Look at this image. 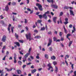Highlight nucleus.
<instances>
[{
    "mask_svg": "<svg viewBox=\"0 0 76 76\" xmlns=\"http://www.w3.org/2000/svg\"><path fill=\"white\" fill-rule=\"evenodd\" d=\"M26 37L27 38V39H29V41H31V40L32 39L31 38V33H29L28 35L27 34H26Z\"/></svg>",
    "mask_w": 76,
    "mask_h": 76,
    "instance_id": "nucleus-1",
    "label": "nucleus"
},
{
    "mask_svg": "<svg viewBox=\"0 0 76 76\" xmlns=\"http://www.w3.org/2000/svg\"><path fill=\"white\" fill-rule=\"evenodd\" d=\"M36 6H38L39 10H40V11H42L43 9L41 5L40 4H39L37 3L36 4Z\"/></svg>",
    "mask_w": 76,
    "mask_h": 76,
    "instance_id": "nucleus-2",
    "label": "nucleus"
},
{
    "mask_svg": "<svg viewBox=\"0 0 76 76\" xmlns=\"http://www.w3.org/2000/svg\"><path fill=\"white\" fill-rule=\"evenodd\" d=\"M6 36L5 35H4L1 41L2 42H6Z\"/></svg>",
    "mask_w": 76,
    "mask_h": 76,
    "instance_id": "nucleus-3",
    "label": "nucleus"
},
{
    "mask_svg": "<svg viewBox=\"0 0 76 76\" xmlns=\"http://www.w3.org/2000/svg\"><path fill=\"white\" fill-rule=\"evenodd\" d=\"M52 44V40L50 38L49 39V42L48 45V47H49Z\"/></svg>",
    "mask_w": 76,
    "mask_h": 76,
    "instance_id": "nucleus-4",
    "label": "nucleus"
},
{
    "mask_svg": "<svg viewBox=\"0 0 76 76\" xmlns=\"http://www.w3.org/2000/svg\"><path fill=\"white\" fill-rule=\"evenodd\" d=\"M51 7H53V8H54L55 9H58V6L57 5L52 4H51Z\"/></svg>",
    "mask_w": 76,
    "mask_h": 76,
    "instance_id": "nucleus-5",
    "label": "nucleus"
},
{
    "mask_svg": "<svg viewBox=\"0 0 76 76\" xmlns=\"http://www.w3.org/2000/svg\"><path fill=\"white\" fill-rule=\"evenodd\" d=\"M42 18L45 19H48V17L46 14H44L42 15Z\"/></svg>",
    "mask_w": 76,
    "mask_h": 76,
    "instance_id": "nucleus-6",
    "label": "nucleus"
},
{
    "mask_svg": "<svg viewBox=\"0 0 76 76\" xmlns=\"http://www.w3.org/2000/svg\"><path fill=\"white\" fill-rule=\"evenodd\" d=\"M69 12L70 15H72V16H75V14H74L73 11L72 10H69Z\"/></svg>",
    "mask_w": 76,
    "mask_h": 76,
    "instance_id": "nucleus-7",
    "label": "nucleus"
},
{
    "mask_svg": "<svg viewBox=\"0 0 76 76\" xmlns=\"http://www.w3.org/2000/svg\"><path fill=\"white\" fill-rule=\"evenodd\" d=\"M27 10H28V11H29V12H30V11H31L30 12V14H32V13H33V12H34V11L33 10L31 11V9L29 8H27Z\"/></svg>",
    "mask_w": 76,
    "mask_h": 76,
    "instance_id": "nucleus-8",
    "label": "nucleus"
},
{
    "mask_svg": "<svg viewBox=\"0 0 76 76\" xmlns=\"http://www.w3.org/2000/svg\"><path fill=\"white\" fill-rule=\"evenodd\" d=\"M5 69L6 70H7V72H10L13 69V68L9 69L8 68H5Z\"/></svg>",
    "mask_w": 76,
    "mask_h": 76,
    "instance_id": "nucleus-9",
    "label": "nucleus"
},
{
    "mask_svg": "<svg viewBox=\"0 0 76 76\" xmlns=\"http://www.w3.org/2000/svg\"><path fill=\"white\" fill-rule=\"evenodd\" d=\"M41 38V37L40 36H37L34 37L35 39H39L40 38Z\"/></svg>",
    "mask_w": 76,
    "mask_h": 76,
    "instance_id": "nucleus-10",
    "label": "nucleus"
},
{
    "mask_svg": "<svg viewBox=\"0 0 76 76\" xmlns=\"http://www.w3.org/2000/svg\"><path fill=\"white\" fill-rule=\"evenodd\" d=\"M30 54V53H27L24 56V57H25L26 58H27L28 57V56Z\"/></svg>",
    "mask_w": 76,
    "mask_h": 76,
    "instance_id": "nucleus-11",
    "label": "nucleus"
},
{
    "mask_svg": "<svg viewBox=\"0 0 76 76\" xmlns=\"http://www.w3.org/2000/svg\"><path fill=\"white\" fill-rule=\"evenodd\" d=\"M48 2L49 3H50V2H51L53 4V3H54V0H47Z\"/></svg>",
    "mask_w": 76,
    "mask_h": 76,
    "instance_id": "nucleus-12",
    "label": "nucleus"
},
{
    "mask_svg": "<svg viewBox=\"0 0 76 76\" xmlns=\"http://www.w3.org/2000/svg\"><path fill=\"white\" fill-rule=\"evenodd\" d=\"M31 72L33 74L34 73L37 72V69H35L33 70H31Z\"/></svg>",
    "mask_w": 76,
    "mask_h": 76,
    "instance_id": "nucleus-13",
    "label": "nucleus"
},
{
    "mask_svg": "<svg viewBox=\"0 0 76 76\" xmlns=\"http://www.w3.org/2000/svg\"><path fill=\"white\" fill-rule=\"evenodd\" d=\"M17 73L18 74V75H20V73H21V71H20V70H19L18 69L17 70Z\"/></svg>",
    "mask_w": 76,
    "mask_h": 76,
    "instance_id": "nucleus-14",
    "label": "nucleus"
},
{
    "mask_svg": "<svg viewBox=\"0 0 76 76\" xmlns=\"http://www.w3.org/2000/svg\"><path fill=\"white\" fill-rule=\"evenodd\" d=\"M55 72L56 73H57L58 72V68L57 66H55Z\"/></svg>",
    "mask_w": 76,
    "mask_h": 76,
    "instance_id": "nucleus-15",
    "label": "nucleus"
},
{
    "mask_svg": "<svg viewBox=\"0 0 76 76\" xmlns=\"http://www.w3.org/2000/svg\"><path fill=\"white\" fill-rule=\"evenodd\" d=\"M5 10L6 12H7L9 10V7H8V6H7L5 7Z\"/></svg>",
    "mask_w": 76,
    "mask_h": 76,
    "instance_id": "nucleus-16",
    "label": "nucleus"
},
{
    "mask_svg": "<svg viewBox=\"0 0 76 76\" xmlns=\"http://www.w3.org/2000/svg\"><path fill=\"white\" fill-rule=\"evenodd\" d=\"M15 44H16L17 46L18 47H20V44L18 42H15L14 43Z\"/></svg>",
    "mask_w": 76,
    "mask_h": 76,
    "instance_id": "nucleus-17",
    "label": "nucleus"
},
{
    "mask_svg": "<svg viewBox=\"0 0 76 76\" xmlns=\"http://www.w3.org/2000/svg\"><path fill=\"white\" fill-rule=\"evenodd\" d=\"M63 28L64 29V31L65 34H67V30L66 29V28H65V26H64L63 27Z\"/></svg>",
    "mask_w": 76,
    "mask_h": 76,
    "instance_id": "nucleus-18",
    "label": "nucleus"
},
{
    "mask_svg": "<svg viewBox=\"0 0 76 76\" xmlns=\"http://www.w3.org/2000/svg\"><path fill=\"white\" fill-rule=\"evenodd\" d=\"M18 63L20 66H21L22 64V62L20 61H18Z\"/></svg>",
    "mask_w": 76,
    "mask_h": 76,
    "instance_id": "nucleus-19",
    "label": "nucleus"
},
{
    "mask_svg": "<svg viewBox=\"0 0 76 76\" xmlns=\"http://www.w3.org/2000/svg\"><path fill=\"white\" fill-rule=\"evenodd\" d=\"M51 59L52 60H56V57L54 56H53L51 57Z\"/></svg>",
    "mask_w": 76,
    "mask_h": 76,
    "instance_id": "nucleus-20",
    "label": "nucleus"
},
{
    "mask_svg": "<svg viewBox=\"0 0 76 76\" xmlns=\"http://www.w3.org/2000/svg\"><path fill=\"white\" fill-rule=\"evenodd\" d=\"M72 42H73L72 41H69V47L71 46V45H72Z\"/></svg>",
    "mask_w": 76,
    "mask_h": 76,
    "instance_id": "nucleus-21",
    "label": "nucleus"
},
{
    "mask_svg": "<svg viewBox=\"0 0 76 76\" xmlns=\"http://www.w3.org/2000/svg\"><path fill=\"white\" fill-rule=\"evenodd\" d=\"M45 57L46 58L48 59V55L47 54H45Z\"/></svg>",
    "mask_w": 76,
    "mask_h": 76,
    "instance_id": "nucleus-22",
    "label": "nucleus"
},
{
    "mask_svg": "<svg viewBox=\"0 0 76 76\" xmlns=\"http://www.w3.org/2000/svg\"><path fill=\"white\" fill-rule=\"evenodd\" d=\"M14 59H16V58H17V56L16 55V54L15 53H14Z\"/></svg>",
    "mask_w": 76,
    "mask_h": 76,
    "instance_id": "nucleus-23",
    "label": "nucleus"
},
{
    "mask_svg": "<svg viewBox=\"0 0 76 76\" xmlns=\"http://www.w3.org/2000/svg\"><path fill=\"white\" fill-rule=\"evenodd\" d=\"M12 6H15V5H16V3L13 2L12 3Z\"/></svg>",
    "mask_w": 76,
    "mask_h": 76,
    "instance_id": "nucleus-24",
    "label": "nucleus"
},
{
    "mask_svg": "<svg viewBox=\"0 0 76 76\" xmlns=\"http://www.w3.org/2000/svg\"><path fill=\"white\" fill-rule=\"evenodd\" d=\"M15 37H16L17 39H18V37H19V35H17L16 33L15 34Z\"/></svg>",
    "mask_w": 76,
    "mask_h": 76,
    "instance_id": "nucleus-25",
    "label": "nucleus"
},
{
    "mask_svg": "<svg viewBox=\"0 0 76 76\" xmlns=\"http://www.w3.org/2000/svg\"><path fill=\"white\" fill-rule=\"evenodd\" d=\"M63 15V12H61L59 14V16H62Z\"/></svg>",
    "mask_w": 76,
    "mask_h": 76,
    "instance_id": "nucleus-26",
    "label": "nucleus"
},
{
    "mask_svg": "<svg viewBox=\"0 0 76 76\" xmlns=\"http://www.w3.org/2000/svg\"><path fill=\"white\" fill-rule=\"evenodd\" d=\"M45 29V27H41L40 29V31H44Z\"/></svg>",
    "mask_w": 76,
    "mask_h": 76,
    "instance_id": "nucleus-27",
    "label": "nucleus"
},
{
    "mask_svg": "<svg viewBox=\"0 0 76 76\" xmlns=\"http://www.w3.org/2000/svg\"><path fill=\"white\" fill-rule=\"evenodd\" d=\"M50 69H53V67L52 66H49V68L48 69V70H50Z\"/></svg>",
    "mask_w": 76,
    "mask_h": 76,
    "instance_id": "nucleus-28",
    "label": "nucleus"
},
{
    "mask_svg": "<svg viewBox=\"0 0 76 76\" xmlns=\"http://www.w3.org/2000/svg\"><path fill=\"white\" fill-rule=\"evenodd\" d=\"M62 35H63V33H62V32H60L59 34V35L61 37Z\"/></svg>",
    "mask_w": 76,
    "mask_h": 76,
    "instance_id": "nucleus-29",
    "label": "nucleus"
},
{
    "mask_svg": "<svg viewBox=\"0 0 76 76\" xmlns=\"http://www.w3.org/2000/svg\"><path fill=\"white\" fill-rule=\"evenodd\" d=\"M38 16L39 17V18L40 19H42V15H38Z\"/></svg>",
    "mask_w": 76,
    "mask_h": 76,
    "instance_id": "nucleus-30",
    "label": "nucleus"
},
{
    "mask_svg": "<svg viewBox=\"0 0 76 76\" xmlns=\"http://www.w3.org/2000/svg\"><path fill=\"white\" fill-rule=\"evenodd\" d=\"M53 41H56V40H57V38H56V37H54L53 38Z\"/></svg>",
    "mask_w": 76,
    "mask_h": 76,
    "instance_id": "nucleus-31",
    "label": "nucleus"
},
{
    "mask_svg": "<svg viewBox=\"0 0 76 76\" xmlns=\"http://www.w3.org/2000/svg\"><path fill=\"white\" fill-rule=\"evenodd\" d=\"M48 35H52V32L51 31H49L48 32Z\"/></svg>",
    "mask_w": 76,
    "mask_h": 76,
    "instance_id": "nucleus-32",
    "label": "nucleus"
},
{
    "mask_svg": "<svg viewBox=\"0 0 76 76\" xmlns=\"http://www.w3.org/2000/svg\"><path fill=\"white\" fill-rule=\"evenodd\" d=\"M44 14L47 15V14H50V12L49 11H47L46 12H45Z\"/></svg>",
    "mask_w": 76,
    "mask_h": 76,
    "instance_id": "nucleus-33",
    "label": "nucleus"
},
{
    "mask_svg": "<svg viewBox=\"0 0 76 76\" xmlns=\"http://www.w3.org/2000/svg\"><path fill=\"white\" fill-rule=\"evenodd\" d=\"M64 9H69V7L65 6L64 7Z\"/></svg>",
    "mask_w": 76,
    "mask_h": 76,
    "instance_id": "nucleus-34",
    "label": "nucleus"
},
{
    "mask_svg": "<svg viewBox=\"0 0 76 76\" xmlns=\"http://www.w3.org/2000/svg\"><path fill=\"white\" fill-rule=\"evenodd\" d=\"M0 22L2 24V25H4V21H0Z\"/></svg>",
    "mask_w": 76,
    "mask_h": 76,
    "instance_id": "nucleus-35",
    "label": "nucleus"
},
{
    "mask_svg": "<svg viewBox=\"0 0 76 76\" xmlns=\"http://www.w3.org/2000/svg\"><path fill=\"white\" fill-rule=\"evenodd\" d=\"M70 36H71V34H68L66 35V38L69 37H70Z\"/></svg>",
    "mask_w": 76,
    "mask_h": 76,
    "instance_id": "nucleus-36",
    "label": "nucleus"
},
{
    "mask_svg": "<svg viewBox=\"0 0 76 76\" xmlns=\"http://www.w3.org/2000/svg\"><path fill=\"white\" fill-rule=\"evenodd\" d=\"M51 64L50 63H49V64H48L47 65L48 67H51Z\"/></svg>",
    "mask_w": 76,
    "mask_h": 76,
    "instance_id": "nucleus-37",
    "label": "nucleus"
},
{
    "mask_svg": "<svg viewBox=\"0 0 76 76\" xmlns=\"http://www.w3.org/2000/svg\"><path fill=\"white\" fill-rule=\"evenodd\" d=\"M13 29H14V27H12L11 28V31L12 33H13Z\"/></svg>",
    "mask_w": 76,
    "mask_h": 76,
    "instance_id": "nucleus-38",
    "label": "nucleus"
},
{
    "mask_svg": "<svg viewBox=\"0 0 76 76\" xmlns=\"http://www.w3.org/2000/svg\"><path fill=\"white\" fill-rule=\"evenodd\" d=\"M19 41L20 43H23V40H19Z\"/></svg>",
    "mask_w": 76,
    "mask_h": 76,
    "instance_id": "nucleus-39",
    "label": "nucleus"
},
{
    "mask_svg": "<svg viewBox=\"0 0 76 76\" xmlns=\"http://www.w3.org/2000/svg\"><path fill=\"white\" fill-rule=\"evenodd\" d=\"M46 65L45 64H43V65L42 66L43 67V68H45V66H46Z\"/></svg>",
    "mask_w": 76,
    "mask_h": 76,
    "instance_id": "nucleus-40",
    "label": "nucleus"
},
{
    "mask_svg": "<svg viewBox=\"0 0 76 76\" xmlns=\"http://www.w3.org/2000/svg\"><path fill=\"white\" fill-rule=\"evenodd\" d=\"M38 23H41V20H37Z\"/></svg>",
    "mask_w": 76,
    "mask_h": 76,
    "instance_id": "nucleus-41",
    "label": "nucleus"
},
{
    "mask_svg": "<svg viewBox=\"0 0 76 76\" xmlns=\"http://www.w3.org/2000/svg\"><path fill=\"white\" fill-rule=\"evenodd\" d=\"M26 66V65H23L22 66L23 69H25V68Z\"/></svg>",
    "mask_w": 76,
    "mask_h": 76,
    "instance_id": "nucleus-42",
    "label": "nucleus"
},
{
    "mask_svg": "<svg viewBox=\"0 0 76 76\" xmlns=\"http://www.w3.org/2000/svg\"><path fill=\"white\" fill-rule=\"evenodd\" d=\"M31 48H30L29 49V50H28V53H30H30H31Z\"/></svg>",
    "mask_w": 76,
    "mask_h": 76,
    "instance_id": "nucleus-43",
    "label": "nucleus"
},
{
    "mask_svg": "<svg viewBox=\"0 0 76 76\" xmlns=\"http://www.w3.org/2000/svg\"><path fill=\"white\" fill-rule=\"evenodd\" d=\"M53 64L55 65H56V64H57V62L56 61H54V62H53Z\"/></svg>",
    "mask_w": 76,
    "mask_h": 76,
    "instance_id": "nucleus-44",
    "label": "nucleus"
},
{
    "mask_svg": "<svg viewBox=\"0 0 76 76\" xmlns=\"http://www.w3.org/2000/svg\"><path fill=\"white\" fill-rule=\"evenodd\" d=\"M60 41H64V38H63L62 37H61L60 39Z\"/></svg>",
    "mask_w": 76,
    "mask_h": 76,
    "instance_id": "nucleus-45",
    "label": "nucleus"
},
{
    "mask_svg": "<svg viewBox=\"0 0 76 76\" xmlns=\"http://www.w3.org/2000/svg\"><path fill=\"white\" fill-rule=\"evenodd\" d=\"M72 25L70 24L69 26V28H72Z\"/></svg>",
    "mask_w": 76,
    "mask_h": 76,
    "instance_id": "nucleus-46",
    "label": "nucleus"
},
{
    "mask_svg": "<svg viewBox=\"0 0 76 76\" xmlns=\"http://www.w3.org/2000/svg\"><path fill=\"white\" fill-rule=\"evenodd\" d=\"M14 63H16V62H17L16 61V59H14Z\"/></svg>",
    "mask_w": 76,
    "mask_h": 76,
    "instance_id": "nucleus-47",
    "label": "nucleus"
},
{
    "mask_svg": "<svg viewBox=\"0 0 76 76\" xmlns=\"http://www.w3.org/2000/svg\"><path fill=\"white\" fill-rule=\"evenodd\" d=\"M64 23L65 24V25H67V24L68 23V21H66L65 22H64Z\"/></svg>",
    "mask_w": 76,
    "mask_h": 76,
    "instance_id": "nucleus-48",
    "label": "nucleus"
},
{
    "mask_svg": "<svg viewBox=\"0 0 76 76\" xmlns=\"http://www.w3.org/2000/svg\"><path fill=\"white\" fill-rule=\"evenodd\" d=\"M22 26V25H18V28H20V27H21V26Z\"/></svg>",
    "mask_w": 76,
    "mask_h": 76,
    "instance_id": "nucleus-49",
    "label": "nucleus"
},
{
    "mask_svg": "<svg viewBox=\"0 0 76 76\" xmlns=\"http://www.w3.org/2000/svg\"><path fill=\"white\" fill-rule=\"evenodd\" d=\"M73 30L74 31H76V28H75V27L74 26L73 27Z\"/></svg>",
    "mask_w": 76,
    "mask_h": 76,
    "instance_id": "nucleus-50",
    "label": "nucleus"
},
{
    "mask_svg": "<svg viewBox=\"0 0 76 76\" xmlns=\"http://www.w3.org/2000/svg\"><path fill=\"white\" fill-rule=\"evenodd\" d=\"M49 49L50 51H53V49L52 48L50 47Z\"/></svg>",
    "mask_w": 76,
    "mask_h": 76,
    "instance_id": "nucleus-51",
    "label": "nucleus"
},
{
    "mask_svg": "<svg viewBox=\"0 0 76 76\" xmlns=\"http://www.w3.org/2000/svg\"><path fill=\"white\" fill-rule=\"evenodd\" d=\"M23 60H24L26 61V58L25 57H24L23 58Z\"/></svg>",
    "mask_w": 76,
    "mask_h": 76,
    "instance_id": "nucleus-52",
    "label": "nucleus"
},
{
    "mask_svg": "<svg viewBox=\"0 0 76 76\" xmlns=\"http://www.w3.org/2000/svg\"><path fill=\"white\" fill-rule=\"evenodd\" d=\"M6 56H5L4 58H3V60L4 61L5 60V58H6Z\"/></svg>",
    "mask_w": 76,
    "mask_h": 76,
    "instance_id": "nucleus-53",
    "label": "nucleus"
},
{
    "mask_svg": "<svg viewBox=\"0 0 76 76\" xmlns=\"http://www.w3.org/2000/svg\"><path fill=\"white\" fill-rule=\"evenodd\" d=\"M45 28L46 31H47L48 30V28L47 27V25L45 26Z\"/></svg>",
    "mask_w": 76,
    "mask_h": 76,
    "instance_id": "nucleus-54",
    "label": "nucleus"
},
{
    "mask_svg": "<svg viewBox=\"0 0 76 76\" xmlns=\"http://www.w3.org/2000/svg\"><path fill=\"white\" fill-rule=\"evenodd\" d=\"M74 74L75 76H76V71H74Z\"/></svg>",
    "mask_w": 76,
    "mask_h": 76,
    "instance_id": "nucleus-55",
    "label": "nucleus"
},
{
    "mask_svg": "<svg viewBox=\"0 0 76 76\" xmlns=\"http://www.w3.org/2000/svg\"><path fill=\"white\" fill-rule=\"evenodd\" d=\"M34 32H36V33H37L38 32V31L37 30H34Z\"/></svg>",
    "mask_w": 76,
    "mask_h": 76,
    "instance_id": "nucleus-56",
    "label": "nucleus"
},
{
    "mask_svg": "<svg viewBox=\"0 0 76 76\" xmlns=\"http://www.w3.org/2000/svg\"><path fill=\"white\" fill-rule=\"evenodd\" d=\"M19 53H20V54H21V55H23V53H22V52L21 51H19Z\"/></svg>",
    "mask_w": 76,
    "mask_h": 76,
    "instance_id": "nucleus-57",
    "label": "nucleus"
},
{
    "mask_svg": "<svg viewBox=\"0 0 76 76\" xmlns=\"http://www.w3.org/2000/svg\"><path fill=\"white\" fill-rule=\"evenodd\" d=\"M73 64H72L71 65V67H72V69L73 70V69L74 68H73Z\"/></svg>",
    "mask_w": 76,
    "mask_h": 76,
    "instance_id": "nucleus-58",
    "label": "nucleus"
},
{
    "mask_svg": "<svg viewBox=\"0 0 76 76\" xmlns=\"http://www.w3.org/2000/svg\"><path fill=\"white\" fill-rule=\"evenodd\" d=\"M9 52L8 51H7V53H6V54L7 55H9Z\"/></svg>",
    "mask_w": 76,
    "mask_h": 76,
    "instance_id": "nucleus-59",
    "label": "nucleus"
},
{
    "mask_svg": "<svg viewBox=\"0 0 76 76\" xmlns=\"http://www.w3.org/2000/svg\"><path fill=\"white\" fill-rule=\"evenodd\" d=\"M27 1V4H29V0H26Z\"/></svg>",
    "mask_w": 76,
    "mask_h": 76,
    "instance_id": "nucleus-60",
    "label": "nucleus"
},
{
    "mask_svg": "<svg viewBox=\"0 0 76 76\" xmlns=\"http://www.w3.org/2000/svg\"><path fill=\"white\" fill-rule=\"evenodd\" d=\"M65 63H66L67 66H68V63H67V61H66V60L65 61Z\"/></svg>",
    "mask_w": 76,
    "mask_h": 76,
    "instance_id": "nucleus-61",
    "label": "nucleus"
},
{
    "mask_svg": "<svg viewBox=\"0 0 76 76\" xmlns=\"http://www.w3.org/2000/svg\"><path fill=\"white\" fill-rule=\"evenodd\" d=\"M27 19H25V23H27Z\"/></svg>",
    "mask_w": 76,
    "mask_h": 76,
    "instance_id": "nucleus-62",
    "label": "nucleus"
},
{
    "mask_svg": "<svg viewBox=\"0 0 76 76\" xmlns=\"http://www.w3.org/2000/svg\"><path fill=\"white\" fill-rule=\"evenodd\" d=\"M6 48V46H3V48H2V49L4 50V49H5Z\"/></svg>",
    "mask_w": 76,
    "mask_h": 76,
    "instance_id": "nucleus-63",
    "label": "nucleus"
},
{
    "mask_svg": "<svg viewBox=\"0 0 76 76\" xmlns=\"http://www.w3.org/2000/svg\"><path fill=\"white\" fill-rule=\"evenodd\" d=\"M28 61H29V62L31 61V58H28Z\"/></svg>",
    "mask_w": 76,
    "mask_h": 76,
    "instance_id": "nucleus-64",
    "label": "nucleus"
}]
</instances>
